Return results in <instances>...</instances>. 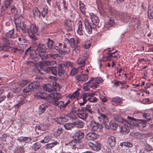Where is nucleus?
Returning a JSON list of instances; mask_svg holds the SVG:
<instances>
[{"instance_id": "f257e3e1", "label": "nucleus", "mask_w": 153, "mask_h": 153, "mask_svg": "<svg viewBox=\"0 0 153 153\" xmlns=\"http://www.w3.org/2000/svg\"><path fill=\"white\" fill-rule=\"evenodd\" d=\"M127 118L130 120L127 121L120 117H116L115 118L116 121L123 124L120 128V131L121 132L124 133L125 134H128L129 131V129H131L137 123L134 121L135 120V119L134 118L128 116Z\"/></svg>"}, {"instance_id": "f03ea898", "label": "nucleus", "mask_w": 153, "mask_h": 153, "mask_svg": "<svg viewBox=\"0 0 153 153\" xmlns=\"http://www.w3.org/2000/svg\"><path fill=\"white\" fill-rule=\"evenodd\" d=\"M14 32L15 29L13 28L6 32L4 36L1 37L2 41L1 45L14 44L15 42L14 40L17 38L15 35Z\"/></svg>"}, {"instance_id": "7ed1b4c3", "label": "nucleus", "mask_w": 153, "mask_h": 153, "mask_svg": "<svg viewBox=\"0 0 153 153\" xmlns=\"http://www.w3.org/2000/svg\"><path fill=\"white\" fill-rule=\"evenodd\" d=\"M61 97L60 94L56 92L49 94L46 97V100L49 103L55 105L56 104V102Z\"/></svg>"}, {"instance_id": "20e7f679", "label": "nucleus", "mask_w": 153, "mask_h": 153, "mask_svg": "<svg viewBox=\"0 0 153 153\" xmlns=\"http://www.w3.org/2000/svg\"><path fill=\"white\" fill-rule=\"evenodd\" d=\"M38 28L35 24H31L28 35L30 38L34 41L37 39L36 36L37 35Z\"/></svg>"}, {"instance_id": "39448f33", "label": "nucleus", "mask_w": 153, "mask_h": 153, "mask_svg": "<svg viewBox=\"0 0 153 153\" xmlns=\"http://www.w3.org/2000/svg\"><path fill=\"white\" fill-rule=\"evenodd\" d=\"M31 47H30L27 49L25 51V53H29L30 58L35 61H37L39 59V55L36 53V50L34 49L31 50Z\"/></svg>"}, {"instance_id": "423d86ee", "label": "nucleus", "mask_w": 153, "mask_h": 153, "mask_svg": "<svg viewBox=\"0 0 153 153\" xmlns=\"http://www.w3.org/2000/svg\"><path fill=\"white\" fill-rule=\"evenodd\" d=\"M13 44L0 45V51H11L14 53L17 51L18 48H16L11 47L9 45Z\"/></svg>"}, {"instance_id": "0eeeda50", "label": "nucleus", "mask_w": 153, "mask_h": 153, "mask_svg": "<svg viewBox=\"0 0 153 153\" xmlns=\"http://www.w3.org/2000/svg\"><path fill=\"white\" fill-rule=\"evenodd\" d=\"M54 49L56 51H58L59 53L61 54H64L68 53L69 51L68 48H67L66 45L64 44L63 46L61 47H59L58 46H55L54 47Z\"/></svg>"}, {"instance_id": "6e6552de", "label": "nucleus", "mask_w": 153, "mask_h": 153, "mask_svg": "<svg viewBox=\"0 0 153 153\" xmlns=\"http://www.w3.org/2000/svg\"><path fill=\"white\" fill-rule=\"evenodd\" d=\"M20 86H39V82L38 81H34L30 82L27 80H24L22 81L20 83Z\"/></svg>"}, {"instance_id": "1a4fd4ad", "label": "nucleus", "mask_w": 153, "mask_h": 153, "mask_svg": "<svg viewBox=\"0 0 153 153\" xmlns=\"http://www.w3.org/2000/svg\"><path fill=\"white\" fill-rule=\"evenodd\" d=\"M64 27L67 31H72L73 30V25L70 19H66L64 22Z\"/></svg>"}, {"instance_id": "9d476101", "label": "nucleus", "mask_w": 153, "mask_h": 153, "mask_svg": "<svg viewBox=\"0 0 153 153\" xmlns=\"http://www.w3.org/2000/svg\"><path fill=\"white\" fill-rule=\"evenodd\" d=\"M31 24L29 21L24 22L23 23V26L22 27V31L24 33H29L30 29Z\"/></svg>"}, {"instance_id": "9b49d317", "label": "nucleus", "mask_w": 153, "mask_h": 153, "mask_svg": "<svg viewBox=\"0 0 153 153\" xmlns=\"http://www.w3.org/2000/svg\"><path fill=\"white\" fill-rule=\"evenodd\" d=\"M84 135V132L79 131L76 132L74 134L73 136V138L76 140V142H79L80 140L83 138Z\"/></svg>"}, {"instance_id": "f8f14e48", "label": "nucleus", "mask_w": 153, "mask_h": 153, "mask_svg": "<svg viewBox=\"0 0 153 153\" xmlns=\"http://www.w3.org/2000/svg\"><path fill=\"white\" fill-rule=\"evenodd\" d=\"M84 24L85 29L87 33L89 34H91L92 31V28L89 20L86 19H85L84 20Z\"/></svg>"}, {"instance_id": "ddd939ff", "label": "nucleus", "mask_w": 153, "mask_h": 153, "mask_svg": "<svg viewBox=\"0 0 153 153\" xmlns=\"http://www.w3.org/2000/svg\"><path fill=\"white\" fill-rule=\"evenodd\" d=\"M33 47L36 49V50L39 51V52L45 51L46 49L45 46L42 43H33Z\"/></svg>"}, {"instance_id": "4468645a", "label": "nucleus", "mask_w": 153, "mask_h": 153, "mask_svg": "<svg viewBox=\"0 0 153 153\" xmlns=\"http://www.w3.org/2000/svg\"><path fill=\"white\" fill-rule=\"evenodd\" d=\"M87 140H94L98 138L99 135L94 132H90L87 134L85 136Z\"/></svg>"}, {"instance_id": "2eb2a0df", "label": "nucleus", "mask_w": 153, "mask_h": 153, "mask_svg": "<svg viewBox=\"0 0 153 153\" xmlns=\"http://www.w3.org/2000/svg\"><path fill=\"white\" fill-rule=\"evenodd\" d=\"M90 16L93 24L96 26H98L100 22L98 17L92 13H90Z\"/></svg>"}, {"instance_id": "dca6fc26", "label": "nucleus", "mask_w": 153, "mask_h": 153, "mask_svg": "<svg viewBox=\"0 0 153 153\" xmlns=\"http://www.w3.org/2000/svg\"><path fill=\"white\" fill-rule=\"evenodd\" d=\"M99 114L100 116L98 117V119L101 123H106L108 122V118L105 114L100 112H99Z\"/></svg>"}, {"instance_id": "f3484780", "label": "nucleus", "mask_w": 153, "mask_h": 153, "mask_svg": "<svg viewBox=\"0 0 153 153\" xmlns=\"http://www.w3.org/2000/svg\"><path fill=\"white\" fill-rule=\"evenodd\" d=\"M68 117L65 115L63 116H60L59 117L56 118L54 119V121L58 123L59 124H63L68 120Z\"/></svg>"}, {"instance_id": "a211bd4d", "label": "nucleus", "mask_w": 153, "mask_h": 153, "mask_svg": "<svg viewBox=\"0 0 153 153\" xmlns=\"http://www.w3.org/2000/svg\"><path fill=\"white\" fill-rule=\"evenodd\" d=\"M48 107V105L46 104H43L40 105L37 111V113L39 115L42 114Z\"/></svg>"}, {"instance_id": "6ab92c4d", "label": "nucleus", "mask_w": 153, "mask_h": 153, "mask_svg": "<svg viewBox=\"0 0 153 153\" xmlns=\"http://www.w3.org/2000/svg\"><path fill=\"white\" fill-rule=\"evenodd\" d=\"M116 139L112 136H109L108 138L107 143L111 147H114L116 144Z\"/></svg>"}, {"instance_id": "aec40b11", "label": "nucleus", "mask_w": 153, "mask_h": 153, "mask_svg": "<svg viewBox=\"0 0 153 153\" xmlns=\"http://www.w3.org/2000/svg\"><path fill=\"white\" fill-rule=\"evenodd\" d=\"M87 57L85 56H82L79 57L77 60V64L81 66H84L85 64V61Z\"/></svg>"}, {"instance_id": "412c9836", "label": "nucleus", "mask_w": 153, "mask_h": 153, "mask_svg": "<svg viewBox=\"0 0 153 153\" xmlns=\"http://www.w3.org/2000/svg\"><path fill=\"white\" fill-rule=\"evenodd\" d=\"M66 69L62 63L59 64L58 66V74L59 76L63 75Z\"/></svg>"}, {"instance_id": "4be33fe9", "label": "nucleus", "mask_w": 153, "mask_h": 153, "mask_svg": "<svg viewBox=\"0 0 153 153\" xmlns=\"http://www.w3.org/2000/svg\"><path fill=\"white\" fill-rule=\"evenodd\" d=\"M78 28L77 30V34L81 36L83 34V30L82 29V23L81 20H79L77 23Z\"/></svg>"}, {"instance_id": "5701e85b", "label": "nucleus", "mask_w": 153, "mask_h": 153, "mask_svg": "<svg viewBox=\"0 0 153 153\" xmlns=\"http://www.w3.org/2000/svg\"><path fill=\"white\" fill-rule=\"evenodd\" d=\"M17 140L25 143H29L32 141V139L29 137L21 136L18 138Z\"/></svg>"}, {"instance_id": "b1692460", "label": "nucleus", "mask_w": 153, "mask_h": 153, "mask_svg": "<svg viewBox=\"0 0 153 153\" xmlns=\"http://www.w3.org/2000/svg\"><path fill=\"white\" fill-rule=\"evenodd\" d=\"M90 128L92 131H97L99 128L98 124L94 121H91L90 125Z\"/></svg>"}, {"instance_id": "393cba45", "label": "nucleus", "mask_w": 153, "mask_h": 153, "mask_svg": "<svg viewBox=\"0 0 153 153\" xmlns=\"http://www.w3.org/2000/svg\"><path fill=\"white\" fill-rule=\"evenodd\" d=\"M88 145L94 151H98L100 149L101 145L100 143H97L94 144L90 142L89 143Z\"/></svg>"}, {"instance_id": "a878e982", "label": "nucleus", "mask_w": 153, "mask_h": 153, "mask_svg": "<svg viewBox=\"0 0 153 153\" xmlns=\"http://www.w3.org/2000/svg\"><path fill=\"white\" fill-rule=\"evenodd\" d=\"M94 79V82L92 83L91 86H98L99 84L102 82L104 81V80L101 77H97Z\"/></svg>"}, {"instance_id": "bb28decb", "label": "nucleus", "mask_w": 153, "mask_h": 153, "mask_svg": "<svg viewBox=\"0 0 153 153\" xmlns=\"http://www.w3.org/2000/svg\"><path fill=\"white\" fill-rule=\"evenodd\" d=\"M34 96L37 99H42L46 100V94L45 92H36L34 94Z\"/></svg>"}, {"instance_id": "cd10ccee", "label": "nucleus", "mask_w": 153, "mask_h": 153, "mask_svg": "<svg viewBox=\"0 0 153 153\" xmlns=\"http://www.w3.org/2000/svg\"><path fill=\"white\" fill-rule=\"evenodd\" d=\"M70 102L71 100H69L67 102L64 103L63 101H61L58 103L56 102V104L55 105L58 106L60 108H62L65 107Z\"/></svg>"}, {"instance_id": "c85d7f7f", "label": "nucleus", "mask_w": 153, "mask_h": 153, "mask_svg": "<svg viewBox=\"0 0 153 153\" xmlns=\"http://www.w3.org/2000/svg\"><path fill=\"white\" fill-rule=\"evenodd\" d=\"M76 79L80 81H84L87 80L88 79V76L87 75L80 74L76 76Z\"/></svg>"}, {"instance_id": "c756f323", "label": "nucleus", "mask_w": 153, "mask_h": 153, "mask_svg": "<svg viewBox=\"0 0 153 153\" xmlns=\"http://www.w3.org/2000/svg\"><path fill=\"white\" fill-rule=\"evenodd\" d=\"M79 90H77L74 92L72 94H69L67 97V98L69 99V100H72L73 99H74L79 96Z\"/></svg>"}, {"instance_id": "7c9ffc66", "label": "nucleus", "mask_w": 153, "mask_h": 153, "mask_svg": "<svg viewBox=\"0 0 153 153\" xmlns=\"http://www.w3.org/2000/svg\"><path fill=\"white\" fill-rule=\"evenodd\" d=\"M74 127L78 128H83L84 126V123L82 121L77 120L74 123Z\"/></svg>"}, {"instance_id": "2f4dec72", "label": "nucleus", "mask_w": 153, "mask_h": 153, "mask_svg": "<svg viewBox=\"0 0 153 153\" xmlns=\"http://www.w3.org/2000/svg\"><path fill=\"white\" fill-rule=\"evenodd\" d=\"M48 13V7L47 6H44L43 7L42 10L40 12V15L43 18H45Z\"/></svg>"}, {"instance_id": "473e14b6", "label": "nucleus", "mask_w": 153, "mask_h": 153, "mask_svg": "<svg viewBox=\"0 0 153 153\" xmlns=\"http://www.w3.org/2000/svg\"><path fill=\"white\" fill-rule=\"evenodd\" d=\"M148 17L150 19H153V6H149L148 9Z\"/></svg>"}, {"instance_id": "72a5a7b5", "label": "nucleus", "mask_w": 153, "mask_h": 153, "mask_svg": "<svg viewBox=\"0 0 153 153\" xmlns=\"http://www.w3.org/2000/svg\"><path fill=\"white\" fill-rule=\"evenodd\" d=\"M94 94L93 93H91L89 95H88L89 97L88 100L89 102L94 103L96 102H97V99L94 97Z\"/></svg>"}, {"instance_id": "f704fd0d", "label": "nucleus", "mask_w": 153, "mask_h": 153, "mask_svg": "<svg viewBox=\"0 0 153 153\" xmlns=\"http://www.w3.org/2000/svg\"><path fill=\"white\" fill-rule=\"evenodd\" d=\"M77 116L82 120H85L88 117V114L85 112H81L77 114Z\"/></svg>"}, {"instance_id": "c9c22d12", "label": "nucleus", "mask_w": 153, "mask_h": 153, "mask_svg": "<svg viewBox=\"0 0 153 153\" xmlns=\"http://www.w3.org/2000/svg\"><path fill=\"white\" fill-rule=\"evenodd\" d=\"M43 90L49 92L56 91L57 87H42Z\"/></svg>"}, {"instance_id": "e433bc0d", "label": "nucleus", "mask_w": 153, "mask_h": 153, "mask_svg": "<svg viewBox=\"0 0 153 153\" xmlns=\"http://www.w3.org/2000/svg\"><path fill=\"white\" fill-rule=\"evenodd\" d=\"M32 13L34 17H40V12L37 7L34 8L32 10Z\"/></svg>"}, {"instance_id": "4c0bfd02", "label": "nucleus", "mask_w": 153, "mask_h": 153, "mask_svg": "<svg viewBox=\"0 0 153 153\" xmlns=\"http://www.w3.org/2000/svg\"><path fill=\"white\" fill-rule=\"evenodd\" d=\"M46 126L44 124H40L38 126H36L35 128V131L38 133L37 130L44 131L46 130Z\"/></svg>"}, {"instance_id": "58836bf2", "label": "nucleus", "mask_w": 153, "mask_h": 153, "mask_svg": "<svg viewBox=\"0 0 153 153\" xmlns=\"http://www.w3.org/2000/svg\"><path fill=\"white\" fill-rule=\"evenodd\" d=\"M53 41L50 38H48V42H47V47L49 49L54 51V47H53Z\"/></svg>"}, {"instance_id": "ea45409f", "label": "nucleus", "mask_w": 153, "mask_h": 153, "mask_svg": "<svg viewBox=\"0 0 153 153\" xmlns=\"http://www.w3.org/2000/svg\"><path fill=\"white\" fill-rule=\"evenodd\" d=\"M63 129L61 127H59L56 129L54 133V134L56 137L59 136L62 133Z\"/></svg>"}, {"instance_id": "a19ab883", "label": "nucleus", "mask_w": 153, "mask_h": 153, "mask_svg": "<svg viewBox=\"0 0 153 153\" xmlns=\"http://www.w3.org/2000/svg\"><path fill=\"white\" fill-rule=\"evenodd\" d=\"M26 102V100L24 98H22L20 100L18 103L15 105L13 107L15 108H18L20 107L22 105L24 104Z\"/></svg>"}, {"instance_id": "79ce46f5", "label": "nucleus", "mask_w": 153, "mask_h": 153, "mask_svg": "<svg viewBox=\"0 0 153 153\" xmlns=\"http://www.w3.org/2000/svg\"><path fill=\"white\" fill-rule=\"evenodd\" d=\"M59 143L57 141H55L51 143H48L45 145V147L46 149H49L53 148Z\"/></svg>"}, {"instance_id": "37998d69", "label": "nucleus", "mask_w": 153, "mask_h": 153, "mask_svg": "<svg viewBox=\"0 0 153 153\" xmlns=\"http://www.w3.org/2000/svg\"><path fill=\"white\" fill-rule=\"evenodd\" d=\"M44 51H42L39 52V56L42 58V59L48 57V54L47 53Z\"/></svg>"}, {"instance_id": "c03bdc74", "label": "nucleus", "mask_w": 153, "mask_h": 153, "mask_svg": "<svg viewBox=\"0 0 153 153\" xmlns=\"http://www.w3.org/2000/svg\"><path fill=\"white\" fill-rule=\"evenodd\" d=\"M120 145L122 148L131 147L132 146V144L129 142H125L120 143Z\"/></svg>"}, {"instance_id": "a18cd8bd", "label": "nucleus", "mask_w": 153, "mask_h": 153, "mask_svg": "<svg viewBox=\"0 0 153 153\" xmlns=\"http://www.w3.org/2000/svg\"><path fill=\"white\" fill-rule=\"evenodd\" d=\"M64 126L66 129L68 130H70L74 127V123H65L64 125Z\"/></svg>"}, {"instance_id": "49530a36", "label": "nucleus", "mask_w": 153, "mask_h": 153, "mask_svg": "<svg viewBox=\"0 0 153 153\" xmlns=\"http://www.w3.org/2000/svg\"><path fill=\"white\" fill-rule=\"evenodd\" d=\"M114 24V20L110 18L108 21L106 23L105 25V27H109L112 26Z\"/></svg>"}, {"instance_id": "de8ad7c7", "label": "nucleus", "mask_w": 153, "mask_h": 153, "mask_svg": "<svg viewBox=\"0 0 153 153\" xmlns=\"http://www.w3.org/2000/svg\"><path fill=\"white\" fill-rule=\"evenodd\" d=\"M36 87H25L23 90V91L24 93H28L30 91L33 90L35 88H35Z\"/></svg>"}, {"instance_id": "09e8293b", "label": "nucleus", "mask_w": 153, "mask_h": 153, "mask_svg": "<svg viewBox=\"0 0 153 153\" xmlns=\"http://www.w3.org/2000/svg\"><path fill=\"white\" fill-rule=\"evenodd\" d=\"M65 42L70 44V45L72 47L74 48L75 45V41L73 38H71L70 40L66 39L65 40Z\"/></svg>"}, {"instance_id": "8fccbe9b", "label": "nucleus", "mask_w": 153, "mask_h": 153, "mask_svg": "<svg viewBox=\"0 0 153 153\" xmlns=\"http://www.w3.org/2000/svg\"><path fill=\"white\" fill-rule=\"evenodd\" d=\"M41 147L40 143L39 142H37L35 143L32 146L33 149L35 150H37Z\"/></svg>"}, {"instance_id": "3c124183", "label": "nucleus", "mask_w": 153, "mask_h": 153, "mask_svg": "<svg viewBox=\"0 0 153 153\" xmlns=\"http://www.w3.org/2000/svg\"><path fill=\"white\" fill-rule=\"evenodd\" d=\"M11 13L13 16L16 15L18 13V11L16 7L14 6H11Z\"/></svg>"}, {"instance_id": "603ef678", "label": "nucleus", "mask_w": 153, "mask_h": 153, "mask_svg": "<svg viewBox=\"0 0 153 153\" xmlns=\"http://www.w3.org/2000/svg\"><path fill=\"white\" fill-rule=\"evenodd\" d=\"M52 137L51 135L47 136L44 138V139L41 140L40 142L42 143H48L51 139Z\"/></svg>"}, {"instance_id": "864d4df0", "label": "nucleus", "mask_w": 153, "mask_h": 153, "mask_svg": "<svg viewBox=\"0 0 153 153\" xmlns=\"http://www.w3.org/2000/svg\"><path fill=\"white\" fill-rule=\"evenodd\" d=\"M111 101L116 104L120 103L121 102V100L119 97H116L112 99Z\"/></svg>"}, {"instance_id": "5fc2aeb1", "label": "nucleus", "mask_w": 153, "mask_h": 153, "mask_svg": "<svg viewBox=\"0 0 153 153\" xmlns=\"http://www.w3.org/2000/svg\"><path fill=\"white\" fill-rule=\"evenodd\" d=\"M143 118L146 119V121H149L151 120V117L150 116L146 113H143L142 114Z\"/></svg>"}, {"instance_id": "6e6d98bb", "label": "nucleus", "mask_w": 153, "mask_h": 153, "mask_svg": "<svg viewBox=\"0 0 153 153\" xmlns=\"http://www.w3.org/2000/svg\"><path fill=\"white\" fill-rule=\"evenodd\" d=\"M110 126L114 130H116L117 125L113 121H111L109 123Z\"/></svg>"}, {"instance_id": "4d7b16f0", "label": "nucleus", "mask_w": 153, "mask_h": 153, "mask_svg": "<svg viewBox=\"0 0 153 153\" xmlns=\"http://www.w3.org/2000/svg\"><path fill=\"white\" fill-rule=\"evenodd\" d=\"M56 61H47L44 63V64L47 66H50L54 65V64H56Z\"/></svg>"}, {"instance_id": "13d9d810", "label": "nucleus", "mask_w": 153, "mask_h": 153, "mask_svg": "<svg viewBox=\"0 0 153 153\" xmlns=\"http://www.w3.org/2000/svg\"><path fill=\"white\" fill-rule=\"evenodd\" d=\"M11 90L14 93H19L21 90L20 87H13L11 88Z\"/></svg>"}, {"instance_id": "bf43d9fd", "label": "nucleus", "mask_w": 153, "mask_h": 153, "mask_svg": "<svg viewBox=\"0 0 153 153\" xmlns=\"http://www.w3.org/2000/svg\"><path fill=\"white\" fill-rule=\"evenodd\" d=\"M83 45L85 48L88 49L91 45V43L89 40H87L85 42Z\"/></svg>"}, {"instance_id": "052dcab7", "label": "nucleus", "mask_w": 153, "mask_h": 153, "mask_svg": "<svg viewBox=\"0 0 153 153\" xmlns=\"http://www.w3.org/2000/svg\"><path fill=\"white\" fill-rule=\"evenodd\" d=\"M145 149L148 152H151L153 151L152 147L148 144H146L145 145Z\"/></svg>"}, {"instance_id": "680f3d73", "label": "nucleus", "mask_w": 153, "mask_h": 153, "mask_svg": "<svg viewBox=\"0 0 153 153\" xmlns=\"http://www.w3.org/2000/svg\"><path fill=\"white\" fill-rule=\"evenodd\" d=\"M90 94V93L88 92H84L82 95V98L83 99V101H87L86 99L87 96L88 97V95H89Z\"/></svg>"}, {"instance_id": "e2e57ef3", "label": "nucleus", "mask_w": 153, "mask_h": 153, "mask_svg": "<svg viewBox=\"0 0 153 153\" xmlns=\"http://www.w3.org/2000/svg\"><path fill=\"white\" fill-rule=\"evenodd\" d=\"M59 56L57 54L50 53L48 54V58H51L53 59H56Z\"/></svg>"}, {"instance_id": "0e129e2a", "label": "nucleus", "mask_w": 153, "mask_h": 153, "mask_svg": "<svg viewBox=\"0 0 153 153\" xmlns=\"http://www.w3.org/2000/svg\"><path fill=\"white\" fill-rule=\"evenodd\" d=\"M51 72L53 74L55 75H56L58 73L56 67L55 66L52 67Z\"/></svg>"}, {"instance_id": "69168bd1", "label": "nucleus", "mask_w": 153, "mask_h": 153, "mask_svg": "<svg viewBox=\"0 0 153 153\" xmlns=\"http://www.w3.org/2000/svg\"><path fill=\"white\" fill-rule=\"evenodd\" d=\"M85 7V5L83 4H79V8L80 11H81L82 13L83 14L85 13V11L84 10V8Z\"/></svg>"}, {"instance_id": "338daca9", "label": "nucleus", "mask_w": 153, "mask_h": 153, "mask_svg": "<svg viewBox=\"0 0 153 153\" xmlns=\"http://www.w3.org/2000/svg\"><path fill=\"white\" fill-rule=\"evenodd\" d=\"M139 125L143 128H144L146 127V122L143 120H140V122H139Z\"/></svg>"}, {"instance_id": "774afa93", "label": "nucleus", "mask_w": 153, "mask_h": 153, "mask_svg": "<svg viewBox=\"0 0 153 153\" xmlns=\"http://www.w3.org/2000/svg\"><path fill=\"white\" fill-rule=\"evenodd\" d=\"M62 64L66 68H67L68 67H71L72 66V63L69 62H64L62 63Z\"/></svg>"}]
</instances>
